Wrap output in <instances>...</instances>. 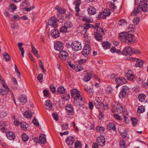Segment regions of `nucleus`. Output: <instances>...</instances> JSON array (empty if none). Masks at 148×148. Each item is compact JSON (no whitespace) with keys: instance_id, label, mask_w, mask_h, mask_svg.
<instances>
[{"instance_id":"obj_27","label":"nucleus","mask_w":148,"mask_h":148,"mask_svg":"<svg viewBox=\"0 0 148 148\" xmlns=\"http://www.w3.org/2000/svg\"><path fill=\"white\" fill-rule=\"evenodd\" d=\"M9 88H1V91L0 94L1 95H7L9 91Z\"/></svg>"},{"instance_id":"obj_5","label":"nucleus","mask_w":148,"mask_h":148,"mask_svg":"<svg viewBox=\"0 0 148 148\" xmlns=\"http://www.w3.org/2000/svg\"><path fill=\"white\" fill-rule=\"evenodd\" d=\"M71 47L73 49L76 51L80 50L82 48L81 43L78 41H75L73 42L71 45Z\"/></svg>"},{"instance_id":"obj_42","label":"nucleus","mask_w":148,"mask_h":148,"mask_svg":"<svg viewBox=\"0 0 148 148\" xmlns=\"http://www.w3.org/2000/svg\"><path fill=\"white\" fill-rule=\"evenodd\" d=\"M145 107L141 106H139L138 108L137 112L138 113H141L144 112L145 111Z\"/></svg>"},{"instance_id":"obj_60","label":"nucleus","mask_w":148,"mask_h":148,"mask_svg":"<svg viewBox=\"0 0 148 148\" xmlns=\"http://www.w3.org/2000/svg\"><path fill=\"white\" fill-rule=\"evenodd\" d=\"M84 90L88 93L92 94L93 93V91L91 88H85Z\"/></svg>"},{"instance_id":"obj_53","label":"nucleus","mask_w":148,"mask_h":148,"mask_svg":"<svg viewBox=\"0 0 148 148\" xmlns=\"http://www.w3.org/2000/svg\"><path fill=\"white\" fill-rule=\"evenodd\" d=\"M131 119L132 122V124L134 126L136 125L138 122L137 119L134 118H131Z\"/></svg>"},{"instance_id":"obj_14","label":"nucleus","mask_w":148,"mask_h":148,"mask_svg":"<svg viewBox=\"0 0 148 148\" xmlns=\"http://www.w3.org/2000/svg\"><path fill=\"white\" fill-rule=\"evenodd\" d=\"M6 135L8 138L10 140L14 139L15 138V134L11 131H9L7 132Z\"/></svg>"},{"instance_id":"obj_55","label":"nucleus","mask_w":148,"mask_h":148,"mask_svg":"<svg viewBox=\"0 0 148 148\" xmlns=\"http://www.w3.org/2000/svg\"><path fill=\"white\" fill-rule=\"evenodd\" d=\"M106 17L103 15V13L100 12L98 16V18L99 20H100L101 18L104 19L106 18Z\"/></svg>"},{"instance_id":"obj_31","label":"nucleus","mask_w":148,"mask_h":148,"mask_svg":"<svg viewBox=\"0 0 148 148\" xmlns=\"http://www.w3.org/2000/svg\"><path fill=\"white\" fill-rule=\"evenodd\" d=\"M23 115L25 118H30L32 116V113L30 111H26L24 113Z\"/></svg>"},{"instance_id":"obj_47","label":"nucleus","mask_w":148,"mask_h":148,"mask_svg":"<svg viewBox=\"0 0 148 148\" xmlns=\"http://www.w3.org/2000/svg\"><path fill=\"white\" fill-rule=\"evenodd\" d=\"M97 132H99L101 133H103L104 131V128L103 127L98 126L96 127Z\"/></svg>"},{"instance_id":"obj_13","label":"nucleus","mask_w":148,"mask_h":148,"mask_svg":"<svg viewBox=\"0 0 148 148\" xmlns=\"http://www.w3.org/2000/svg\"><path fill=\"white\" fill-rule=\"evenodd\" d=\"M59 57L62 59L65 60L68 57V53L65 51H61L59 54Z\"/></svg>"},{"instance_id":"obj_64","label":"nucleus","mask_w":148,"mask_h":148,"mask_svg":"<svg viewBox=\"0 0 148 148\" xmlns=\"http://www.w3.org/2000/svg\"><path fill=\"white\" fill-rule=\"evenodd\" d=\"M86 60L83 59H81L77 61V63L79 64H83L86 62Z\"/></svg>"},{"instance_id":"obj_61","label":"nucleus","mask_w":148,"mask_h":148,"mask_svg":"<svg viewBox=\"0 0 148 148\" xmlns=\"http://www.w3.org/2000/svg\"><path fill=\"white\" fill-rule=\"evenodd\" d=\"M53 117L54 119L56 121H57L58 119V115L56 112H54L52 114Z\"/></svg>"},{"instance_id":"obj_2","label":"nucleus","mask_w":148,"mask_h":148,"mask_svg":"<svg viewBox=\"0 0 148 148\" xmlns=\"http://www.w3.org/2000/svg\"><path fill=\"white\" fill-rule=\"evenodd\" d=\"M119 38L122 42L128 43H133L135 40V37L133 34L127 32L120 33Z\"/></svg>"},{"instance_id":"obj_35","label":"nucleus","mask_w":148,"mask_h":148,"mask_svg":"<svg viewBox=\"0 0 148 148\" xmlns=\"http://www.w3.org/2000/svg\"><path fill=\"white\" fill-rule=\"evenodd\" d=\"M74 68L77 71H80L83 69L82 66L79 64L75 65Z\"/></svg>"},{"instance_id":"obj_38","label":"nucleus","mask_w":148,"mask_h":148,"mask_svg":"<svg viewBox=\"0 0 148 148\" xmlns=\"http://www.w3.org/2000/svg\"><path fill=\"white\" fill-rule=\"evenodd\" d=\"M57 92L60 94H62L65 92V89L63 87L60 86L57 90Z\"/></svg>"},{"instance_id":"obj_1","label":"nucleus","mask_w":148,"mask_h":148,"mask_svg":"<svg viewBox=\"0 0 148 148\" xmlns=\"http://www.w3.org/2000/svg\"><path fill=\"white\" fill-rule=\"evenodd\" d=\"M71 96L74 100V103L77 106L84 105V99L80 95V92L77 89H73L71 90Z\"/></svg>"},{"instance_id":"obj_32","label":"nucleus","mask_w":148,"mask_h":148,"mask_svg":"<svg viewBox=\"0 0 148 148\" xmlns=\"http://www.w3.org/2000/svg\"><path fill=\"white\" fill-rule=\"evenodd\" d=\"M141 8L142 11L146 12L148 10V5L144 3L141 5Z\"/></svg>"},{"instance_id":"obj_50","label":"nucleus","mask_w":148,"mask_h":148,"mask_svg":"<svg viewBox=\"0 0 148 148\" xmlns=\"http://www.w3.org/2000/svg\"><path fill=\"white\" fill-rule=\"evenodd\" d=\"M128 93H125L124 92L121 90L120 92L119 95V97L121 98H124L126 95Z\"/></svg>"},{"instance_id":"obj_10","label":"nucleus","mask_w":148,"mask_h":148,"mask_svg":"<svg viewBox=\"0 0 148 148\" xmlns=\"http://www.w3.org/2000/svg\"><path fill=\"white\" fill-rule=\"evenodd\" d=\"M54 48L56 50L60 51L63 48V44L60 42H57L54 44Z\"/></svg>"},{"instance_id":"obj_36","label":"nucleus","mask_w":148,"mask_h":148,"mask_svg":"<svg viewBox=\"0 0 148 148\" xmlns=\"http://www.w3.org/2000/svg\"><path fill=\"white\" fill-rule=\"evenodd\" d=\"M3 58L6 61H9L11 60V57L7 53H5L3 55Z\"/></svg>"},{"instance_id":"obj_30","label":"nucleus","mask_w":148,"mask_h":148,"mask_svg":"<svg viewBox=\"0 0 148 148\" xmlns=\"http://www.w3.org/2000/svg\"><path fill=\"white\" fill-rule=\"evenodd\" d=\"M20 125L21 129L24 131H26L27 130V128L28 125L25 122L22 121L20 123Z\"/></svg>"},{"instance_id":"obj_33","label":"nucleus","mask_w":148,"mask_h":148,"mask_svg":"<svg viewBox=\"0 0 148 148\" xmlns=\"http://www.w3.org/2000/svg\"><path fill=\"white\" fill-rule=\"evenodd\" d=\"M114 116L115 119L118 120H121L123 118V114H114Z\"/></svg>"},{"instance_id":"obj_34","label":"nucleus","mask_w":148,"mask_h":148,"mask_svg":"<svg viewBox=\"0 0 148 148\" xmlns=\"http://www.w3.org/2000/svg\"><path fill=\"white\" fill-rule=\"evenodd\" d=\"M82 20L83 21L86 22L85 23H92L93 21L92 19H90L86 16L84 17Z\"/></svg>"},{"instance_id":"obj_63","label":"nucleus","mask_w":148,"mask_h":148,"mask_svg":"<svg viewBox=\"0 0 148 148\" xmlns=\"http://www.w3.org/2000/svg\"><path fill=\"white\" fill-rule=\"evenodd\" d=\"M68 129H69V126L68 124L67 123L62 125V130H65Z\"/></svg>"},{"instance_id":"obj_39","label":"nucleus","mask_w":148,"mask_h":148,"mask_svg":"<svg viewBox=\"0 0 148 148\" xmlns=\"http://www.w3.org/2000/svg\"><path fill=\"white\" fill-rule=\"evenodd\" d=\"M143 64V61L139 59V61H138L135 64V65L136 67H142Z\"/></svg>"},{"instance_id":"obj_43","label":"nucleus","mask_w":148,"mask_h":148,"mask_svg":"<svg viewBox=\"0 0 148 148\" xmlns=\"http://www.w3.org/2000/svg\"><path fill=\"white\" fill-rule=\"evenodd\" d=\"M16 9V6L15 4L13 3L11 4L9 7V9L11 10V12H13Z\"/></svg>"},{"instance_id":"obj_8","label":"nucleus","mask_w":148,"mask_h":148,"mask_svg":"<svg viewBox=\"0 0 148 148\" xmlns=\"http://www.w3.org/2000/svg\"><path fill=\"white\" fill-rule=\"evenodd\" d=\"M122 53L123 55H131L133 53L132 49V47H126L123 49Z\"/></svg>"},{"instance_id":"obj_19","label":"nucleus","mask_w":148,"mask_h":148,"mask_svg":"<svg viewBox=\"0 0 148 148\" xmlns=\"http://www.w3.org/2000/svg\"><path fill=\"white\" fill-rule=\"evenodd\" d=\"M74 139L73 137L69 136L66 139V142L67 144L69 146L70 145H73L74 143Z\"/></svg>"},{"instance_id":"obj_40","label":"nucleus","mask_w":148,"mask_h":148,"mask_svg":"<svg viewBox=\"0 0 148 148\" xmlns=\"http://www.w3.org/2000/svg\"><path fill=\"white\" fill-rule=\"evenodd\" d=\"M119 145L121 148H126V142L124 140H121L120 141Z\"/></svg>"},{"instance_id":"obj_52","label":"nucleus","mask_w":148,"mask_h":148,"mask_svg":"<svg viewBox=\"0 0 148 148\" xmlns=\"http://www.w3.org/2000/svg\"><path fill=\"white\" fill-rule=\"evenodd\" d=\"M64 26L67 29L71 27V23L69 21H66L65 23Z\"/></svg>"},{"instance_id":"obj_24","label":"nucleus","mask_w":148,"mask_h":148,"mask_svg":"<svg viewBox=\"0 0 148 148\" xmlns=\"http://www.w3.org/2000/svg\"><path fill=\"white\" fill-rule=\"evenodd\" d=\"M102 46L105 49H109L110 47V43L108 41H103L102 43Z\"/></svg>"},{"instance_id":"obj_48","label":"nucleus","mask_w":148,"mask_h":148,"mask_svg":"<svg viewBox=\"0 0 148 148\" xmlns=\"http://www.w3.org/2000/svg\"><path fill=\"white\" fill-rule=\"evenodd\" d=\"M56 18L57 21L60 23H62L64 21V18L60 16H58Z\"/></svg>"},{"instance_id":"obj_23","label":"nucleus","mask_w":148,"mask_h":148,"mask_svg":"<svg viewBox=\"0 0 148 148\" xmlns=\"http://www.w3.org/2000/svg\"><path fill=\"white\" fill-rule=\"evenodd\" d=\"M40 141L42 144H44L46 142V137L43 134H41L39 137Z\"/></svg>"},{"instance_id":"obj_29","label":"nucleus","mask_w":148,"mask_h":148,"mask_svg":"<svg viewBox=\"0 0 148 148\" xmlns=\"http://www.w3.org/2000/svg\"><path fill=\"white\" fill-rule=\"evenodd\" d=\"M91 77V74L87 73L85 75L84 77V80L85 82H88L90 79Z\"/></svg>"},{"instance_id":"obj_17","label":"nucleus","mask_w":148,"mask_h":148,"mask_svg":"<svg viewBox=\"0 0 148 148\" xmlns=\"http://www.w3.org/2000/svg\"><path fill=\"white\" fill-rule=\"evenodd\" d=\"M45 107L47 110L51 109L53 105L51 101L49 100H47L45 102Z\"/></svg>"},{"instance_id":"obj_18","label":"nucleus","mask_w":148,"mask_h":148,"mask_svg":"<svg viewBox=\"0 0 148 148\" xmlns=\"http://www.w3.org/2000/svg\"><path fill=\"white\" fill-rule=\"evenodd\" d=\"M60 34L58 30L54 29L51 30V35L54 38H57L58 37L60 36Z\"/></svg>"},{"instance_id":"obj_56","label":"nucleus","mask_w":148,"mask_h":148,"mask_svg":"<svg viewBox=\"0 0 148 148\" xmlns=\"http://www.w3.org/2000/svg\"><path fill=\"white\" fill-rule=\"evenodd\" d=\"M80 2H78V3L76 4V7L75 8L76 11L78 13L80 11L79 6L80 5Z\"/></svg>"},{"instance_id":"obj_57","label":"nucleus","mask_w":148,"mask_h":148,"mask_svg":"<svg viewBox=\"0 0 148 148\" xmlns=\"http://www.w3.org/2000/svg\"><path fill=\"white\" fill-rule=\"evenodd\" d=\"M139 18L137 17L134 18V23L135 25H138V23L139 22Z\"/></svg>"},{"instance_id":"obj_37","label":"nucleus","mask_w":148,"mask_h":148,"mask_svg":"<svg viewBox=\"0 0 148 148\" xmlns=\"http://www.w3.org/2000/svg\"><path fill=\"white\" fill-rule=\"evenodd\" d=\"M146 95L144 94H140L138 96V99L141 102L143 101L146 98Z\"/></svg>"},{"instance_id":"obj_21","label":"nucleus","mask_w":148,"mask_h":148,"mask_svg":"<svg viewBox=\"0 0 148 148\" xmlns=\"http://www.w3.org/2000/svg\"><path fill=\"white\" fill-rule=\"evenodd\" d=\"M87 11L89 14L91 15H94L96 13L95 9L91 6H90L88 8Z\"/></svg>"},{"instance_id":"obj_59","label":"nucleus","mask_w":148,"mask_h":148,"mask_svg":"<svg viewBox=\"0 0 148 148\" xmlns=\"http://www.w3.org/2000/svg\"><path fill=\"white\" fill-rule=\"evenodd\" d=\"M50 88L51 92L53 93H55L56 92V88L54 85L52 84L50 86Z\"/></svg>"},{"instance_id":"obj_11","label":"nucleus","mask_w":148,"mask_h":148,"mask_svg":"<svg viewBox=\"0 0 148 148\" xmlns=\"http://www.w3.org/2000/svg\"><path fill=\"white\" fill-rule=\"evenodd\" d=\"M97 142L99 145L103 146L105 144V140L103 136H100L97 139Z\"/></svg>"},{"instance_id":"obj_44","label":"nucleus","mask_w":148,"mask_h":148,"mask_svg":"<svg viewBox=\"0 0 148 148\" xmlns=\"http://www.w3.org/2000/svg\"><path fill=\"white\" fill-rule=\"evenodd\" d=\"M75 148H81L82 145L81 142L78 140H77L75 142Z\"/></svg>"},{"instance_id":"obj_45","label":"nucleus","mask_w":148,"mask_h":148,"mask_svg":"<svg viewBox=\"0 0 148 148\" xmlns=\"http://www.w3.org/2000/svg\"><path fill=\"white\" fill-rule=\"evenodd\" d=\"M103 13V15H104L105 16H108L110 14V10L109 9H104Z\"/></svg>"},{"instance_id":"obj_26","label":"nucleus","mask_w":148,"mask_h":148,"mask_svg":"<svg viewBox=\"0 0 148 148\" xmlns=\"http://www.w3.org/2000/svg\"><path fill=\"white\" fill-rule=\"evenodd\" d=\"M31 47L32 48V52L38 58H39L40 56L38 55V51L36 50V49L35 48L34 46L32 45H31Z\"/></svg>"},{"instance_id":"obj_28","label":"nucleus","mask_w":148,"mask_h":148,"mask_svg":"<svg viewBox=\"0 0 148 148\" xmlns=\"http://www.w3.org/2000/svg\"><path fill=\"white\" fill-rule=\"evenodd\" d=\"M140 11V10L138 8V6L136 8L134 9L131 13V15L134 16H136L138 14H139Z\"/></svg>"},{"instance_id":"obj_16","label":"nucleus","mask_w":148,"mask_h":148,"mask_svg":"<svg viewBox=\"0 0 148 148\" xmlns=\"http://www.w3.org/2000/svg\"><path fill=\"white\" fill-rule=\"evenodd\" d=\"M116 110L117 112L119 113H120V114H124V111H127L125 110V109H123V107L119 104L117 105V106L116 108Z\"/></svg>"},{"instance_id":"obj_7","label":"nucleus","mask_w":148,"mask_h":148,"mask_svg":"<svg viewBox=\"0 0 148 148\" xmlns=\"http://www.w3.org/2000/svg\"><path fill=\"white\" fill-rule=\"evenodd\" d=\"M94 104L97 108H102L104 107V105L99 98H96Z\"/></svg>"},{"instance_id":"obj_15","label":"nucleus","mask_w":148,"mask_h":148,"mask_svg":"<svg viewBox=\"0 0 148 148\" xmlns=\"http://www.w3.org/2000/svg\"><path fill=\"white\" fill-rule=\"evenodd\" d=\"M68 115H72L73 114V109L71 105H67L65 107Z\"/></svg>"},{"instance_id":"obj_62","label":"nucleus","mask_w":148,"mask_h":148,"mask_svg":"<svg viewBox=\"0 0 148 148\" xmlns=\"http://www.w3.org/2000/svg\"><path fill=\"white\" fill-rule=\"evenodd\" d=\"M127 79L131 81L135 78V76L133 75H129V76H127Z\"/></svg>"},{"instance_id":"obj_58","label":"nucleus","mask_w":148,"mask_h":148,"mask_svg":"<svg viewBox=\"0 0 148 148\" xmlns=\"http://www.w3.org/2000/svg\"><path fill=\"white\" fill-rule=\"evenodd\" d=\"M60 32L65 33L67 32V29L64 26H62L60 27Z\"/></svg>"},{"instance_id":"obj_22","label":"nucleus","mask_w":148,"mask_h":148,"mask_svg":"<svg viewBox=\"0 0 148 148\" xmlns=\"http://www.w3.org/2000/svg\"><path fill=\"white\" fill-rule=\"evenodd\" d=\"M124 114H123V118H124L125 122L126 123H129L130 119L131 118L129 117L128 113L127 111L124 112Z\"/></svg>"},{"instance_id":"obj_9","label":"nucleus","mask_w":148,"mask_h":148,"mask_svg":"<svg viewBox=\"0 0 148 148\" xmlns=\"http://www.w3.org/2000/svg\"><path fill=\"white\" fill-rule=\"evenodd\" d=\"M48 23L52 27H56L57 26V23L56 18L54 17H51L49 20Z\"/></svg>"},{"instance_id":"obj_3","label":"nucleus","mask_w":148,"mask_h":148,"mask_svg":"<svg viewBox=\"0 0 148 148\" xmlns=\"http://www.w3.org/2000/svg\"><path fill=\"white\" fill-rule=\"evenodd\" d=\"M100 23H96L94 28H95L94 31V37L96 40L101 42L103 40L102 35L104 34V31L99 27Z\"/></svg>"},{"instance_id":"obj_25","label":"nucleus","mask_w":148,"mask_h":148,"mask_svg":"<svg viewBox=\"0 0 148 148\" xmlns=\"http://www.w3.org/2000/svg\"><path fill=\"white\" fill-rule=\"evenodd\" d=\"M107 128L109 130H113L114 131L116 130V128L115 127L114 124L112 123H109L107 125Z\"/></svg>"},{"instance_id":"obj_49","label":"nucleus","mask_w":148,"mask_h":148,"mask_svg":"<svg viewBox=\"0 0 148 148\" xmlns=\"http://www.w3.org/2000/svg\"><path fill=\"white\" fill-rule=\"evenodd\" d=\"M135 28V26L134 25L132 24H130L129 26V27L128 28V31L129 32H132L134 31Z\"/></svg>"},{"instance_id":"obj_12","label":"nucleus","mask_w":148,"mask_h":148,"mask_svg":"<svg viewBox=\"0 0 148 148\" xmlns=\"http://www.w3.org/2000/svg\"><path fill=\"white\" fill-rule=\"evenodd\" d=\"M115 81L116 83L119 85H122L126 82V80L124 78L122 77H120L116 78Z\"/></svg>"},{"instance_id":"obj_54","label":"nucleus","mask_w":148,"mask_h":148,"mask_svg":"<svg viewBox=\"0 0 148 148\" xmlns=\"http://www.w3.org/2000/svg\"><path fill=\"white\" fill-rule=\"evenodd\" d=\"M22 138L23 140L24 141H26L28 140V136L26 134H23L22 135Z\"/></svg>"},{"instance_id":"obj_51","label":"nucleus","mask_w":148,"mask_h":148,"mask_svg":"<svg viewBox=\"0 0 148 148\" xmlns=\"http://www.w3.org/2000/svg\"><path fill=\"white\" fill-rule=\"evenodd\" d=\"M32 122L36 126L38 127L39 126V123L38 120L35 117H34V119H33Z\"/></svg>"},{"instance_id":"obj_4","label":"nucleus","mask_w":148,"mask_h":148,"mask_svg":"<svg viewBox=\"0 0 148 148\" xmlns=\"http://www.w3.org/2000/svg\"><path fill=\"white\" fill-rule=\"evenodd\" d=\"M84 25L85 26H81L78 27V29H79V32L83 34H85L86 33L87 29L91 27H94V25L92 24L88 23H84Z\"/></svg>"},{"instance_id":"obj_46","label":"nucleus","mask_w":148,"mask_h":148,"mask_svg":"<svg viewBox=\"0 0 148 148\" xmlns=\"http://www.w3.org/2000/svg\"><path fill=\"white\" fill-rule=\"evenodd\" d=\"M118 24L120 25L124 26L126 24L127 22L125 20L121 19L119 21Z\"/></svg>"},{"instance_id":"obj_41","label":"nucleus","mask_w":148,"mask_h":148,"mask_svg":"<svg viewBox=\"0 0 148 148\" xmlns=\"http://www.w3.org/2000/svg\"><path fill=\"white\" fill-rule=\"evenodd\" d=\"M122 90L125 93H128L130 91V89L127 86H123L122 87Z\"/></svg>"},{"instance_id":"obj_20","label":"nucleus","mask_w":148,"mask_h":148,"mask_svg":"<svg viewBox=\"0 0 148 148\" xmlns=\"http://www.w3.org/2000/svg\"><path fill=\"white\" fill-rule=\"evenodd\" d=\"M18 100L22 103H25L27 101V98L24 95H22L19 97Z\"/></svg>"},{"instance_id":"obj_6","label":"nucleus","mask_w":148,"mask_h":148,"mask_svg":"<svg viewBox=\"0 0 148 148\" xmlns=\"http://www.w3.org/2000/svg\"><path fill=\"white\" fill-rule=\"evenodd\" d=\"M90 51V46L89 45L87 44L84 46L82 53L83 55L86 57L89 54Z\"/></svg>"}]
</instances>
